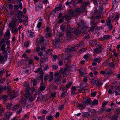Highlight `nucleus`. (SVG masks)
Returning <instances> with one entry per match:
<instances>
[{
  "instance_id": "obj_1",
  "label": "nucleus",
  "mask_w": 120,
  "mask_h": 120,
  "mask_svg": "<svg viewBox=\"0 0 120 120\" xmlns=\"http://www.w3.org/2000/svg\"><path fill=\"white\" fill-rule=\"evenodd\" d=\"M77 24L79 27L82 28V29H81V32L85 33L86 32V29L88 28V27L86 25V24L82 21H81L79 22H77Z\"/></svg>"
},
{
  "instance_id": "obj_2",
  "label": "nucleus",
  "mask_w": 120,
  "mask_h": 120,
  "mask_svg": "<svg viewBox=\"0 0 120 120\" xmlns=\"http://www.w3.org/2000/svg\"><path fill=\"white\" fill-rule=\"evenodd\" d=\"M54 76L55 82L60 83L61 78V75L57 72H55L54 74Z\"/></svg>"
},
{
  "instance_id": "obj_3",
  "label": "nucleus",
  "mask_w": 120,
  "mask_h": 120,
  "mask_svg": "<svg viewBox=\"0 0 120 120\" xmlns=\"http://www.w3.org/2000/svg\"><path fill=\"white\" fill-rule=\"evenodd\" d=\"M82 101L86 105H88L91 104L92 101L90 99L86 98L83 99Z\"/></svg>"
},
{
  "instance_id": "obj_4",
  "label": "nucleus",
  "mask_w": 120,
  "mask_h": 120,
  "mask_svg": "<svg viewBox=\"0 0 120 120\" xmlns=\"http://www.w3.org/2000/svg\"><path fill=\"white\" fill-rule=\"evenodd\" d=\"M107 25L108 26L109 30H111L112 29L113 26L111 24V18L109 17L106 20Z\"/></svg>"
},
{
  "instance_id": "obj_5",
  "label": "nucleus",
  "mask_w": 120,
  "mask_h": 120,
  "mask_svg": "<svg viewBox=\"0 0 120 120\" xmlns=\"http://www.w3.org/2000/svg\"><path fill=\"white\" fill-rule=\"evenodd\" d=\"M99 78L95 77L92 79L91 82L92 84H96L97 86H100L101 84L99 82Z\"/></svg>"
},
{
  "instance_id": "obj_6",
  "label": "nucleus",
  "mask_w": 120,
  "mask_h": 120,
  "mask_svg": "<svg viewBox=\"0 0 120 120\" xmlns=\"http://www.w3.org/2000/svg\"><path fill=\"white\" fill-rule=\"evenodd\" d=\"M46 83H43V82H41L40 84V90L41 91L44 90L46 87Z\"/></svg>"
},
{
  "instance_id": "obj_7",
  "label": "nucleus",
  "mask_w": 120,
  "mask_h": 120,
  "mask_svg": "<svg viewBox=\"0 0 120 120\" xmlns=\"http://www.w3.org/2000/svg\"><path fill=\"white\" fill-rule=\"evenodd\" d=\"M10 34L9 30H7L5 33L4 36V38L6 40H8L10 38Z\"/></svg>"
},
{
  "instance_id": "obj_8",
  "label": "nucleus",
  "mask_w": 120,
  "mask_h": 120,
  "mask_svg": "<svg viewBox=\"0 0 120 120\" xmlns=\"http://www.w3.org/2000/svg\"><path fill=\"white\" fill-rule=\"evenodd\" d=\"M75 48L74 47H71L70 48H66L65 49V51L66 52L69 53L71 51L75 50Z\"/></svg>"
},
{
  "instance_id": "obj_9",
  "label": "nucleus",
  "mask_w": 120,
  "mask_h": 120,
  "mask_svg": "<svg viewBox=\"0 0 120 120\" xmlns=\"http://www.w3.org/2000/svg\"><path fill=\"white\" fill-rule=\"evenodd\" d=\"M55 43L54 45L56 47L57 49H58L60 48V46H58L57 45V44L59 43L60 40L59 38H55Z\"/></svg>"
},
{
  "instance_id": "obj_10",
  "label": "nucleus",
  "mask_w": 120,
  "mask_h": 120,
  "mask_svg": "<svg viewBox=\"0 0 120 120\" xmlns=\"http://www.w3.org/2000/svg\"><path fill=\"white\" fill-rule=\"evenodd\" d=\"M106 75H109L113 73L112 70L109 68H108L106 70Z\"/></svg>"
},
{
  "instance_id": "obj_11",
  "label": "nucleus",
  "mask_w": 120,
  "mask_h": 120,
  "mask_svg": "<svg viewBox=\"0 0 120 120\" xmlns=\"http://www.w3.org/2000/svg\"><path fill=\"white\" fill-rule=\"evenodd\" d=\"M16 26V24L12 22H10L9 23L8 27L9 28L12 29L11 31H12L13 29Z\"/></svg>"
},
{
  "instance_id": "obj_12",
  "label": "nucleus",
  "mask_w": 120,
  "mask_h": 120,
  "mask_svg": "<svg viewBox=\"0 0 120 120\" xmlns=\"http://www.w3.org/2000/svg\"><path fill=\"white\" fill-rule=\"evenodd\" d=\"M102 49H100L98 48H96L93 50V52L94 53L97 54L101 53L102 51Z\"/></svg>"
},
{
  "instance_id": "obj_13",
  "label": "nucleus",
  "mask_w": 120,
  "mask_h": 120,
  "mask_svg": "<svg viewBox=\"0 0 120 120\" xmlns=\"http://www.w3.org/2000/svg\"><path fill=\"white\" fill-rule=\"evenodd\" d=\"M27 35L29 37L32 38L34 36V34L32 32L31 30H29L27 33Z\"/></svg>"
},
{
  "instance_id": "obj_14",
  "label": "nucleus",
  "mask_w": 120,
  "mask_h": 120,
  "mask_svg": "<svg viewBox=\"0 0 120 120\" xmlns=\"http://www.w3.org/2000/svg\"><path fill=\"white\" fill-rule=\"evenodd\" d=\"M98 26L97 25L91 26L90 30V31L93 32L94 31V30H98Z\"/></svg>"
},
{
  "instance_id": "obj_15",
  "label": "nucleus",
  "mask_w": 120,
  "mask_h": 120,
  "mask_svg": "<svg viewBox=\"0 0 120 120\" xmlns=\"http://www.w3.org/2000/svg\"><path fill=\"white\" fill-rule=\"evenodd\" d=\"M7 60V57L6 56H3L0 55V62H4Z\"/></svg>"
},
{
  "instance_id": "obj_16",
  "label": "nucleus",
  "mask_w": 120,
  "mask_h": 120,
  "mask_svg": "<svg viewBox=\"0 0 120 120\" xmlns=\"http://www.w3.org/2000/svg\"><path fill=\"white\" fill-rule=\"evenodd\" d=\"M72 32L73 33L76 35H78L79 33V30L75 28L74 27L72 29Z\"/></svg>"
},
{
  "instance_id": "obj_17",
  "label": "nucleus",
  "mask_w": 120,
  "mask_h": 120,
  "mask_svg": "<svg viewBox=\"0 0 120 120\" xmlns=\"http://www.w3.org/2000/svg\"><path fill=\"white\" fill-rule=\"evenodd\" d=\"M100 22V20H98L96 21L95 20H93L90 22L91 26L97 25L98 23Z\"/></svg>"
},
{
  "instance_id": "obj_18",
  "label": "nucleus",
  "mask_w": 120,
  "mask_h": 120,
  "mask_svg": "<svg viewBox=\"0 0 120 120\" xmlns=\"http://www.w3.org/2000/svg\"><path fill=\"white\" fill-rule=\"evenodd\" d=\"M11 115V114L10 112H8L5 113L4 117L7 120L9 118Z\"/></svg>"
},
{
  "instance_id": "obj_19",
  "label": "nucleus",
  "mask_w": 120,
  "mask_h": 120,
  "mask_svg": "<svg viewBox=\"0 0 120 120\" xmlns=\"http://www.w3.org/2000/svg\"><path fill=\"white\" fill-rule=\"evenodd\" d=\"M9 95L11 99H12L17 96V94L16 92H13L11 93Z\"/></svg>"
},
{
  "instance_id": "obj_20",
  "label": "nucleus",
  "mask_w": 120,
  "mask_h": 120,
  "mask_svg": "<svg viewBox=\"0 0 120 120\" xmlns=\"http://www.w3.org/2000/svg\"><path fill=\"white\" fill-rule=\"evenodd\" d=\"M118 116L115 115H113V116L110 117V120H118Z\"/></svg>"
},
{
  "instance_id": "obj_21",
  "label": "nucleus",
  "mask_w": 120,
  "mask_h": 120,
  "mask_svg": "<svg viewBox=\"0 0 120 120\" xmlns=\"http://www.w3.org/2000/svg\"><path fill=\"white\" fill-rule=\"evenodd\" d=\"M20 105L19 104H17L13 106L12 109V110L13 111H16L19 108Z\"/></svg>"
},
{
  "instance_id": "obj_22",
  "label": "nucleus",
  "mask_w": 120,
  "mask_h": 120,
  "mask_svg": "<svg viewBox=\"0 0 120 120\" xmlns=\"http://www.w3.org/2000/svg\"><path fill=\"white\" fill-rule=\"evenodd\" d=\"M43 98L44 96L42 95L41 94H39L36 100V101H42L43 100Z\"/></svg>"
},
{
  "instance_id": "obj_23",
  "label": "nucleus",
  "mask_w": 120,
  "mask_h": 120,
  "mask_svg": "<svg viewBox=\"0 0 120 120\" xmlns=\"http://www.w3.org/2000/svg\"><path fill=\"white\" fill-rule=\"evenodd\" d=\"M66 36L67 38H70L72 36V34H71V32L70 31H67V32Z\"/></svg>"
},
{
  "instance_id": "obj_24",
  "label": "nucleus",
  "mask_w": 120,
  "mask_h": 120,
  "mask_svg": "<svg viewBox=\"0 0 120 120\" xmlns=\"http://www.w3.org/2000/svg\"><path fill=\"white\" fill-rule=\"evenodd\" d=\"M93 61L94 62H96L99 63L101 61L100 58V57L95 58L93 59Z\"/></svg>"
},
{
  "instance_id": "obj_25",
  "label": "nucleus",
  "mask_w": 120,
  "mask_h": 120,
  "mask_svg": "<svg viewBox=\"0 0 120 120\" xmlns=\"http://www.w3.org/2000/svg\"><path fill=\"white\" fill-rule=\"evenodd\" d=\"M46 118V120H51L53 119L54 117L51 115H49L47 116Z\"/></svg>"
},
{
  "instance_id": "obj_26",
  "label": "nucleus",
  "mask_w": 120,
  "mask_h": 120,
  "mask_svg": "<svg viewBox=\"0 0 120 120\" xmlns=\"http://www.w3.org/2000/svg\"><path fill=\"white\" fill-rule=\"evenodd\" d=\"M78 106L79 107V109H84L86 107L85 105L81 104H79L78 105Z\"/></svg>"
},
{
  "instance_id": "obj_27",
  "label": "nucleus",
  "mask_w": 120,
  "mask_h": 120,
  "mask_svg": "<svg viewBox=\"0 0 120 120\" xmlns=\"http://www.w3.org/2000/svg\"><path fill=\"white\" fill-rule=\"evenodd\" d=\"M12 105V104L11 103H7L6 105V107L8 109H10Z\"/></svg>"
},
{
  "instance_id": "obj_28",
  "label": "nucleus",
  "mask_w": 120,
  "mask_h": 120,
  "mask_svg": "<svg viewBox=\"0 0 120 120\" xmlns=\"http://www.w3.org/2000/svg\"><path fill=\"white\" fill-rule=\"evenodd\" d=\"M102 45L99 43H96L95 44V46H96V48H99L100 49H102Z\"/></svg>"
},
{
  "instance_id": "obj_29",
  "label": "nucleus",
  "mask_w": 120,
  "mask_h": 120,
  "mask_svg": "<svg viewBox=\"0 0 120 120\" xmlns=\"http://www.w3.org/2000/svg\"><path fill=\"white\" fill-rule=\"evenodd\" d=\"M98 100H96L95 99L91 103V104L92 105H98Z\"/></svg>"
},
{
  "instance_id": "obj_30",
  "label": "nucleus",
  "mask_w": 120,
  "mask_h": 120,
  "mask_svg": "<svg viewBox=\"0 0 120 120\" xmlns=\"http://www.w3.org/2000/svg\"><path fill=\"white\" fill-rule=\"evenodd\" d=\"M96 41L94 40H92L90 41L89 43L90 45L92 46H93L94 44H95Z\"/></svg>"
},
{
  "instance_id": "obj_31",
  "label": "nucleus",
  "mask_w": 120,
  "mask_h": 120,
  "mask_svg": "<svg viewBox=\"0 0 120 120\" xmlns=\"http://www.w3.org/2000/svg\"><path fill=\"white\" fill-rule=\"evenodd\" d=\"M75 12L77 14H79L81 13V9L80 8H77L75 9Z\"/></svg>"
},
{
  "instance_id": "obj_32",
  "label": "nucleus",
  "mask_w": 120,
  "mask_h": 120,
  "mask_svg": "<svg viewBox=\"0 0 120 120\" xmlns=\"http://www.w3.org/2000/svg\"><path fill=\"white\" fill-rule=\"evenodd\" d=\"M31 81L32 82L33 85L34 86L36 85L37 84V82L36 79H33L32 80H31Z\"/></svg>"
},
{
  "instance_id": "obj_33",
  "label": "nucleus",
  "mask_w": 120,
  "mask_h": 120,
  "mask_svg": "<svg viewBox=\"0 0 120 120\" xmlns=\"http://www.w3.org/2000/svg\"><path fill=\"white\" fill-rule=\"evenodd\" d=\"M30 92H26L25 94V97L27 98L30 96Z\"/></svg>"
},
{
  "instance_id": "obj_34",
  "label": "nucleus",
  "mask_w": 120,
  "mask_h": 120,
  "mask_svg": "<svg viewBox=\"0 0 120 120\" xmlns=\"http://www.w3.org/2000/svg\"><path fill=\"white\" fill-rule=\"evenodd\" d=\"M46 34L45 35V37L48 38L50 36L51 34V32H46Z\"/></svg>"
},
{
  "instance_id": "obj_35",
  "label": "nucleus",
  "mask_w": 120,
  "mask_h": 120,
  "mask_svg": "<svg viewBox=\"0 0 120 120\" xmlns=\"http://www.w3.org/2000/svg\"><path fill=\"white\" fill-rule=\"evenodd\" d=\"M69 14L72 16H75V15H74V12L73 11V10L72 9H71L70 10H69Z\"/></svg>"
},
{
  "instance_id": "obj_36",
  "label": "nucleus",
  "mask_w": 120,
  "mask_h": 120,
  "mask_svg": "<svg viewBox=\"0 0 120 120\" xmlns=\"http://www.w3.org/2000/svg\"><path fill=\"white\" fill-rule=\"evenodd\" d=\"M110 37V35H105L103 37V39H105V40H108L109 39V38Z\"/></svg>"
},
{
  "instance_id": "obj_37",
  "label": "nucleus",
  "mask_w": 120,
  "mask_h": 120,
  "mask_svg": "<svg viewBox=\"0 0 120 120\" xmlns=\"http://www.w3.org/2000/svg\"><path fill=\"white\" fill-rule=\"evenodd\" d=\"M78 45L79 46L82 47H84L85 46L84 45L83 42V41H81L79 43Z\"/></svg>"
},
{
  "instance_id": "obj_38",
  "label": "nucleus",
  "mask_w": 120,
  "mask_h": 120,
  "mask_svg": "<svg viewBox=\"0 0 120 120\" xmlns=\"http://www.w3.org/2000/svg\"><path fill=\"white\" fill-rule=\"evenodd\" d=\"M90 116V114L88 112H84L82 115L83 117H88Z\"/></svg>"
},
{
  "instance_id": "obj_39",
  "label": "nucleus",
  "mask_w": 120,
  "mask_h": 120,
  "mask_svg": "<svg viewBox=\"0 0 120 120\" xmlns=\"http://www.w3.org/2000/svg\"><path fill=\"white\" fill-rule=\"evenodd\" d=\"M26 100L25 98H22L20 101V103L22 105L25 104L26 102Z\"/></svg>"
},
{
  "instance_id": "obj_40",
  "label": "nucleus",
  "mask_w": 120,
  "mask_h": 120,
  "mask_svg": "<svg viewBox=\"0 0 120 120\" xmlns=\"http://www.w3.org/2000/svg\"><path fill=\"white\" fill-rule=\"evenodd\" d=\"M56 93H52L50 96V99H52L55 96Z\"/></svg>"
},
{
  "instance_id": "obj_41",
  "label": "nucleus",
  "mask_w": 120,
  "mask_h": 120,
  "mask_svg": "<svg viewBox=\"0 0 120 120\" xmlns=\"http://www.w3.org/2000/svg\"><path fill=\"white\" fill-rule=\"evenodd\" d=\"M72 84V83L71 82H69L66 85V87L67 88H69L70 87H71V85Z\"/></svg>"
},
{
  "instance_id": "obj_42",
  "label": "nucleus",
  "mask_w": 120,
  "mask_h": 120,
  "mask_svg": "<svg viewBox=\"0 0 120 120\" xmlns=\"http://www.w3.org/2000/svg\"><path fill=\"white\" fill-rule=\"evenodd\" d=\"M64 17L67 21L69 20L70 19V17L68 15H66L64 16Z\"/></svg>"
},
{
  "instance_id": "obj_43",
  "label": "nucleus",
  "mask_w": 120,
  "mask_h": 120,
  "mask_svg": "<svg viewBox=\"0 0 120 120\" xmlns=\"http://www.w3.org/2000/svg\"><path fill=\"white\" fill-rule=\"evenodd\" d=\"M64 62L65 63L69 64L71 62V60L68 58H66L65 59Z\"/></svg>"
},
{
  "instance_id": "obj_44",
  "label": "nucleus",
  "mask_w": 120,
  "mask_h": 120,
  "mask_svg": "<svg viewBox=\"0 0 120 120\" xmlns=\"http://www.w3.org/2000/svg\"><path fill=\"white\" fill-rule=\"evenodd\" d=\"M45 31L46 32H51V31L50 30V29L49 27H47L46 28L45 30Z\"/></svg>"
},
{
  "instance_id": "obj_45",
  "label": "nucleus",
  "mask_w": 120,
  "mask_h": 120,
  "mask_svg": "<svg viewBox=\"0 0 120 120\" xmlns=\"http://www.w3.org/2000/svg\"><path fill=\"white\" fill-rule=\"evenodd\" d=\"M101 17V16L100 15H96L95 17H92V18L93 19H94V18H95L97 20H98V19H99Z\"/></svg>"
},
{
  "instance_id": "obj_46",
  "label": "nucleus",
  "mask_w": 120,
  "mask_h": 120,
  "mask_svg": "<svg viewBox=\"0 0 120 120\" xmlns=\"http://www.w3.org/2000/svg\"><path fill=\"white\" fill-rule=\"evenodd\" d=\"M109 65L110 67L111 68H114L115 66L114 65L112 62H111L109 63Z\"/></svg>"
},
{
  "instance_id": "obj_47",
  "label": "nucleus",
  "mask_w": 120,
  "mask_h": 120,
  "mask_svg": "<svg viewBox=\"0 0 120 120\" xmlns=\"http://www.w3.org/2000/svg\"><path fill=\"white\" fill-rule=\"evenodd\" d=\"M28 18H26V19L24 20L23 21L24 25L26 26L28 24Z\"/></svg>"
},
{
  "instance_id": "obj_48",
  "label": "nucleus",
  "mask_w": 120,
  "mask_h": 120,
  "mask_svg": "<svg viewBox=\"0 0 120 120\" xmlns=\"http://www.w3.org/2000/svg\"><path fill=\"white\" fill-rule=\"evenodd\" d=\"M57 57L56 55H54L52 57V59L54 61H55Z\"/></svg>"
},
{
  "instance_id": "obj_49",
  "label": "nucleus",
  "mask_w": 120,
  "mask_h": 120,
  "mask_svg": "<svg viewBox=\"0 0 120 120\" xmlns=\"http://www.w3.org/2000/svg\"><path fill=\"white\" fill-rule=\"evenodd\" d=\"M42 67H41V70H40V71H39V73L40 74V75H43L44 74V72H43V71L42 70Z\"/></svg>"
},
{
  "instance_id": "obj_50",
  "label": "nucleus",
  "mask_w": 120,
  "mask_h": 120,
  "mask_svg": "<svg viewBox=\"0 0 120 120\" xmlns=\"http://www.w3.org/2000/svg\"><path fill=\"white\" fill-rule=\"evenodd\" d=\"M48 78V74H46L44 77V79L45 81L47 80Z\"/></svg>"
},
{
  "instance_id": "obj_51",
  "label": "nucleus",
  "mask_w": 120,
  "mask_h": 120,
  "mask_svg": "<svg viewBox=\"0 0 120 120\" xmlns=\"http://www.w3.org/2000/svg\"><path fill=\"white\" fill-rule=\"evenodd\" d=\"M5 45L4 44H3L2 45L1 47V49L2 50H3L5 49Z\"/></svg>"
},
{
  "instance_id": "obj_52",
  "label": "nucleus",
  "mask_w": 120,
  "mask_h": 120,
  "mask_svg": "<svg viewBox=\"0 0 120 120\" xmlns=\"http://www.w3.org/2000/svg\"><path fill=\"white\" fill-rule=\"evenodd\" d=\"M64 106L63 105H60L59 108V110H62L63 109L64 107Z\"/></svg>"
},
{
  "instance_id": "obj_53",
  "label": "nucleus",
  "mask_w": 120,
  "mask_h": 120,
  "mask_svg": "<svg viewBox=\"0 0 120 120\" xmlns=\"http://www.w3.org/2000/svg\"><path fill=\"white\" fill-rule=\"evenodd\" d=\"M2 99L4 101H7V97L6 95H4L3 96Z\"/></svg>"
},
{
  "instance_id": "obj_54",
  "label": "nucleus",
  "mask_w": 120,
  "mask_h": 120,
  "mask_svg": "<svg viewBox=\"0 0 120 120\" xmlns=\"http://www.w3.org/2000/svg\"><path fill=\"white\" fill-rule=\"evenodd\" d=\"M24 46L25 47H27L29 46V43L28 42H25L24 44Z\"/></svg>"
},
{
  "instance_id": "obj_55",
  "label": "nucleus",
  "mask_w": 120,
  "mask_h": 120,
  "mask_svg": "<svg viewBox=\"0 0 120 120\" xmlns=\"http://www.w3.org/2000/svg\"><path fill=\"white\" fill-rule=\"evenodd\" d=\"M43 75H40L38 77V79L39 80H41V82H43Z\"/></svg>"
},
{
  "instance_id": "obj_56",
  "label": "nucleus",
  "mask_w": 120,
  "mask_h": 120,
  "mask_svg": "<svg viewBox=\"0 0 120 120\" xmlns=\"http://www.w3.org/2000/svg\"><path fill=\"white\" fill-rule=\"evenodd\" d=\"M43 75H40L38 77V79L39 80H41V82H43Z\"/></svg>"
},
{
  "instance_id": "obj_57",
  "label": "nucleus",
  "mask_w": 120,
  "mask_h": 120,
  "mask_svg": "<svg viewBox=\"0 0 120 120\" xmlns=\"http://www.w3.org/2000/svg\"><path fill=\"white\" fill-rule=\"evenodd\" d=\"M106 109L104 108H102L100 110V111L101 112V113H102L106 111Z\"/></svg>"
},
{
  "instance_id": "obj_58",
  "label": "nucleus",
  "mask_w": 120,
  "mask_h": 120,
  "mask_svg": "<svg viewBox=\"0 0 120 120\" xmlns=\"http://www.w3.org/2000/svg\"><path fill=\"white\" fill-rule=\"evenodd\" d=\"M24 87H27L29 86V83L28 82H25L24 84Z\"/></svg>"
},
{
  "instance_id": "obj_59",
  "label": "nucleus",
  "mask_w": 120,
  "mask_h": 120,
  "mask_svg": "<svg viewBox=\"0 0 120 120\" xmlns=\"http://www.w3.org/2000/svg\"><path fill=\"white\" fill-rule=\"evenodd\" d=\"M53 68L55 70H56L58 68V66L57 65H54L52 66Z\"/></svg>"
},
{
  "instance_id": "obj_60",
  "label": "nucleus",
  "mask_w": 120,
  "mask_h": 120,
  "mask_svg": "<svg viewBox=\"0 0 120 120\" xmlns=\"http://www.w3.org/2000/svg\"><path fill=\"white\" fill-rule=\"evenodd\" d=\"M64 19V17L62 18L61 19H60L58 21V23H62Z\"/></svg>"
},
{
  "instance_id": "obj_61",
  "label": "nucleus",
  "mask_w": 120,
  "mask_h": 120,
  "mask_svg": "<svg viewBox=\"0 0 120 120\" xmlns=\"http://www.w3.org/2000/svg\"><path fill=\"white\" fill-rule=\"evenodd\" d=\"M35 98L33 97H30L29 99V100L30 102H32V101L34 100Z\"/></svg>"
},
{
  "instance_id": "obj_62",
  "label": "nucleus",
  "mask_w": 120,
  "mask_h": 120,
  "mask_svg": "<svg viewBox=\"0 0 120 120\" xmlns=\"http://www.w3.org/2000/svg\"><path fill=\"white\" fill-rule=\"evenodd\" d=\"M8 7L9 10H12L13 8V5L11 4H10L8 6Z\"/></svg>"
},
{
  "instance_id": "obj_63",
  "label": "nucleus",
  "mask_w": 120,
  "mask_h": 120,
  "mask_svg": "<svg viewBox=\"0 0 120 120\" xmlns=\"http://www.w3.org/2000/svg\"><path fill=\"white\" fill-rule=\"evenodd\" d=\"M86 49H87L86 48H82L80 49V52L82 53L83 52H84L86 50Z\"/></svg>"
},
{
  "instance_id": "obj_64",
  "label": "nucleus",
  "mask_w": 120,
  "mask_h": 120,
  "mask_svg": "<svg viewBox=\"0 0 120 120\" xmlns=\"http://www.w3.org/2000/svg\"><path fill=\"white\" fill-rule=\"evenodd\" d=\"M80 9H81V13L84 12L85 11V7H81Z\"/></svg>"
}]
</instances>
